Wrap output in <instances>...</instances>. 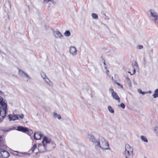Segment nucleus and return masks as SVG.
Here are the masks:
<instances>
[{
    "label": "nucleus",
    "mask_w": 158,
    "mask_h": 158,
    "mask_svg": "<svg viewBox=\"0 0 158 158\" xmlns=\"http://www.w3.org/2000/svg\"><path fill=\"white\" fill-rule=\"evenodd\" d=\"M95 148L98 149L101 148L102 150L110 149L107 141L102 137H100L97 143H95Z\"/></svg>",
    "instance_id": "obj_1"
},
{
    "label": "nucleus",
    "mask_w": 158,
    "mask_h": 158,
    "mask_svg": "<svg viewBox=\"0 0 158 158\" xmlns=\"http://www.w3.org/2000/svg\"><path fill=\"white\" fill-rule=\"evenodd\" d=\"M152 20L156 25H158V14L154 10L150 9L149 11Z\"/></svg>",
    "instance_id": "obj_2"
},
{
    "label": "nucleus",
    "mask_w": 158,
    "mask_h": 158,
    "mask_svg": "<svg viewBox=\"0 0 158 158\" xmlns=\"http://www.w3.org/2000/svg\"><path fill=\"white\" fill-rule=\"evenodd\" d=\"M133 149L128 144H126L124 156L133 157Z\"/></svg>",
    "instance_id": "obj_3"
},
{
    "label": "nucleus",
    "mask_w": 158,
    "mask_h": 158,
    "mask_svg": "<svg viewBox=\"0 0 158 158\" xmlns=\"http://www.w3.org/2000/svg\"><path fill=\"white\" fill-rule=\"evenodd\" d=\"M7 111L6 103L0 107V122H1L6 116Z\"/></svg>",
    "instance_id": "obj_4"
},
{
    "label": "nucleus",
    "mask_w": 158,
    "mask_h": 158,
    "mask_svg": "<svg viewBox=\"0 0 158 158\" xmlns=\"http://www.w3.org/2000/svg\"><path fill=\"white\" fill-rule=\"evenodd\" d=\"M10 156L9 153L3 149H0V157L1 158H7Z\"/></svg>",
    "instance_id": "obj_5"
},
{
    "label": "nucleus",
    "mask_w": 158,
    "mask_h": 158,
    "mask_svg": "<svg viewBox=\"0 0 158 158\" xmlns=\"http://www.w3.org/2000/svg\"><path fill=\"white\" fill-rule=\"evenodd\" d=\"M19 74L20 77L23 78L27 77V81H28V80L31 79L30 77L22 70L20 69H19Z\"/></svg>",
    "instance_id": "obj_6"
},
{
    "label": "nucleus",
    "mask_w": 158,
    "mask_h": 158,
    "mask_svg": "<svg viewBox=\"0 0 158 158\" xmlns=\"http://www.w3.org/2000/svg\"><path fill=\"white\" fill-rule=\"evenodd\" d=\"M53 33V35L56 38L62 39L63 38V35L59 31H54Z\"/></svg>",
    "instance_id": "obj_7"
},
{
    "label": "nucleus",
    "mask_w": 158,
    "mask_h": 158,
    "mask_svg": "<svg viewBox=\"0 0 158 158\" xmlns=\"http://www.w3.org/2000/svg\"><path fill=\"white\" fill-rule=\"evenodd\" d=\"M87 138L89 139L90 141H92L93 143L95 146V143H97L98 140H96L94 137L92 135H88Z\"/></svg>",
    "instance_id": "obj_8"
},
{
    "label": "nucleus",
    "mask_w": 158,
    "mask_h": 158,
    "mask_svg": "<svg viewBox=\"0 0 158 158\" xmlns=\"http://www.w3.org/2000/svg\"><path fill=\"white\" fill-rule=\"evenodd\" d=\"M51 142V140L50 138H48L46 137H44L42 141V143L44 145L43 147L45 148L47 144Z\"/></svg>",
    "instance_id": "obj_9"
},
{
    "label": "nucleus",
    "mask_w": 158,
    "mask_h": 158,
    "mask_svg": "<svg viewBox=\"0 0 158 158\" xmlns=\"http://www.w3.org/2000/svg\"><path fill=\"white\" fill-rule=\"evenodd\" d=\"M42 136L40 132H35L33 135L34 139L35 140L40 139Z\"/></svg>",
    "instance_id": "obj_10"
},
{
    "label": "nucleus",
    "mask_w": 158,
    "mask_h": 158,
    "mask_svg": "<svg viewBox=\"0 0 158 158\" xmlns=\"http://www.w3.org/2000/svg\"><path fill=\"white\" fill-rule=\"evenodd\" d=\"M9 119L10 121L11 120L14 121L16 120L19 119V118L18 117V114L17 115H12V114H9L8 116Z\"/></svg>",
    "instance_id": "obj_11"
},
{
    "label": "nucleus",
    "mask_w": 158,
    "mask_h": 158,
    "mask_svg": "<svg viewBox=\"0 0 158 158\" xmlns=\"http://www.w3.org/2000/svg\"><path fill=\"white\" fill-rule=\"evenodd\" d=\"M17 130L19 131H20L23 132H26L28 131V129L27 128L21 126H19L18 127Z\"/></svg>",
    "instance_id": "obj_12"
},
{
    "label": "nucleus",
    "mask_w": 158,
    "mask_h": 158,
    "mask_svg": "<svg viewBox=\"0 0 158 158\" xmlns=\"http://www.w3.org/2000/svg\"><path fill=\"white\" fill-rule=\"evenodd\" d=\"M69 51L71 53L74 55H75L77 54V50L74 47H71L70 48Z\"/></svg>",
    "instance_id": "obj_13"
},
{
    "label": "nucleus",
    "mask_w": 158,
    "mask_h": 158,
    "mask_svg": "<svg viewBox=\"0 0 158 158\" xmlns=\"http://www.w3.org/2000/svg\"><path fill=\"white\" fill-rule=\"evenodd\" d=\"M111 95L113 98L117 100L118 102H120V98L117 95V94L116 92L113 93V94Z\"/></svg>",
    "instance_id": "obj_14"
},
{
    "label": "nucleus",
    "mask_w": 158,
    "mask_h": 158,
    "mask_svg": "<svg viewBox=\"0 0 158 158\" xmlns=\"http://www.w3.org/2000/svg\"><path fill=\"white\" fill-rule=\"evenodd\" d=\"M44 80L45 81L46 83L48 85L51 87L52 86V83L48 77L46 78V79H44Z\"/></svg>",
    "instance_id": "obj_15"
},
{
    "label": "nucleus",
    "mask_w": 158,
    "mask_h": 158,
    "mask_svg": "<svg viewBox=\"0 0 158 158\" xmlns=\"http://www.w3.org/2000/svg\"><path fill=\"white\" fill-rule=\"evenodd\" d=\"M53 116L55 118H57L59 120H60L61 118L60 115L56 113H53Z\"/></svg>",
    "instance_id": "obj_16"
},
{
    "label": "nucleus",
    "mask_w": 158,
    "mask_h": 158,
    "mask_svg": "<svg viewBox=\"0 0 158 158\" xmlns=\"http://www.w3.org/2000/svg\"><path fill=\"white\" fill-rule=\"evenodd\" d=\"M153 97L155 98L158 97V89H156L154 93L153 94Z\"/></svg>",
    "instance_id": "obj_17"
},
{
    "label": "nucleus",
    "mask_w": 158,
    "mask_h": 158,
    "mask_svg": "<svg viewBox=\"0 0 158 158\" xmlns=\"http://www.w3.org/2000/svg\"><path fill=\"white\" fill-rule=\"evenodd\" d=\"M154 132L156 134V136L158 135V127L156 126L154 127L153 129Z\"/></svg>",
    "instance_id": "obj_18"
},
{
    "label": "nucleus",
    "mask_w": 158,
    "mask_h": 158,
    "mask_svg": "<svg viewBox=\"0 0 158 158\" xmlns=\"http://www.w3.org/2000/svg\"><path fill=\"white\" fill-rule=\"evenodd\" d=\"M3 98L0 96V107L2 105H3L4 104H6L3 101Z\"/></svg>",
    "instance_id": "obj_19"
},
{
    "label": "nucleus",
    "mask_w": 158,
    "mask_h": 158,
    "mask_svg": "<svg viewBox=\"0 0 158 158\" xmlns=\"http://www.w3.org/2000/svg\"><path fill=\"white\" fill-rule=\"evenodd\" d=\"M64 35L67 37H69L71 33L69 31H66L64 33Z\"/></svg>",
    "instance_id": "obj_20"
},
{
    "label": "nucleus",
    "mask_w": 158,
    "mask_h": 158,
    "mask_svg": "<svg viewBox=\"0 0 158 158\" xmlns=\"http://www.w3.org/2000/svg\"><path fill=\"white\" fill-rule=\"evenodd\" d=\"M108 109L109 112H110L111 113H114V110L112 108V107L110 106H108Z\"/></svg>",
    "instance_id": "obj_21"
},
{
    "label": "nucleus",
    "mask_w": 158,
    "mask_h": 158,
    "mask_svg": "<svg viewBox=\"0 0 158 158\" xmlns=\"http://www.w3.org/2000/svg\"><path fill=\"white\" fill-rule=\"evenodd\" d=\"M141 139L143 141L145 142H148V140L147 139V138L145 136L142 135L141 136Z\"/></svg>",
    "instance_id": "obj_22"
},
{
    "label": "nucleus",
    "mask_w": 158,
    "mask_h": 158,
    "mask_svg": "<svg viewBox=\"0 0 158 158\" xmlns=\"http://www.w3.org/2000/svg\"><path fill=\"white\" fill-rule=\"evenodd\" d=\"M15 152L17 153V156H22V155H24L25 154V153L24 152H20L18 151H15Z\"/></svg>",
    "instance_id": "obj_23"
},
{
    "label": "nucleus",
    "mask_w": 158,
    "mask_h": 158,
    "mask_svg": "<svg viewBox=\"0 0 158 158\" xmlns=\"http://www.w3.org/2000/svg\"><path fill=\"white\" fill-rule=\"evenodd\" d=\"M41 77H43L44 80L46 79V78H47L48 77L47 76L46 74L45 73L43 72H42L41 73Z\"/></svg>",
    "instance_id": "obj_24"
},
{
    "label": "nucleus",
    "mask_w": 158,
    "mask_h": 158,
    "mask_svg": "<svg viewBox=\"0 0 158 158\" xmlns=\"http://www.w3.org/2000/svg\"><path fill=\"white\" fill-rule=\"evenodd\" d=\"M92 16L93 19H96L98 18V15L95 13L92 14Z\"/></svg>",
    "instance_id": "obj_25"
},
{
    "label": "nucleus",
    "mask_w": 158,
    "mask_h": 158,
    "mask_svg": "<svg viewBox=\"0 0 158 158\" xmlns=\"http://www.w3.org/2000/svg\"><path fill=\"white\" fill-rule=\"evenodd\" d=\"M37 146L36 144H34V145L31 148V150L33 152L35 150V149L37 148Z\"/></svg>",
    "instance_id": "obj_26"
},
{
    "label": "nucleus",
    "mask_w": 158,
    "mask_h": 158,
    "mask_svg": "<svg viewBox=\"0 0 158 158\" xmlns=\"http://www.w3.org/2000/svg\"><path fill=\"white\" fill-rule=\"evenodd\" d=\"M143 48V46L142 45H139L137 46V48L138 49H141Z\"/></svg>",
    "instance_id": "obj_27"
},
{
    "label": "nucleus",
    "mask_w": 158,
    "mask_h": 158,
    "mask_svg": "<svg viewBox=\"0 0 158 158\" xmlns=\"http://www.w3.org/2000/svg\"><path fill=\"white\" fill-rule=\"evenodd\" d=\"M18 117L19 118V117L21 118V119H23L24 118V115L22 114H18Z\"/></svg>",
    "instance_id": "obj_28"
},
{
    "label": "nucleus",
    "mask_w": 158,
    "mask_h": 158,
    "mask_svg": "<svg viewBox=\"0 0 158 158\" xmlns=\"http://www.w3.org/2000/svg\"><path fill=\"white\" fill-rule=\"evenodd\" d=\"M109 91L111 93V95H112L113 93H114L115 92L114 91L113 89L112 88H110L109 90Z\"/></svg>",
    "instance_id": "obj_29"
},
{
    "label": "nucleus",
    "mask_w": 158,
    "mask_h": 158,
    "mask_svg": "<svg viewBox=\"0 0 158 158\" xmlns=\"http://www.w3.org/2000/svg\"><path fill=\"white\" fill-rule=\"evenodd\" d=\"M120 106L123 109H124L125 108V105L123 103H122L120 105Z\"/></svg>",
    "instance_id": "obj_30"
},
{
    "label": "nucleus",
    "mask_w": 158,
    "mask_h": 158,
    "mask_svg": "<svg viewBox=\"0 0 158 158\" xmlns=\"http://www.w3.org/2000/svg\"><path fill=\"white\" fill-rule=\"evenodd\" d=\"M126 78L127 83H129L130 82H131L130 79L128 77H126Z\"/></svg>",
    "instance_id": "obj_31"
},
{
    "label": "nucleus",
    "mask_w": 158,
    "mask_h": 158,
    "mask_svg": "<svg viewBox=\"0 0 158 158\" xmlns=\"http://www.w3.org/2000/svg\"><path fill=\"white\" fill-rule=\"evenodd\" d=\"M104 68L105 69H106V73H107V74L108 75H109V71L107 69V67H106V66H104Z\"/></svg>",
    "instance_id": "obj_32"
},
{
    "label": "nucleus",
    "mask_w": 158,
    "mask_h": 158,
    "mask_svg": "<svg viewBox=\"0 0 158 158\" xmlns=\"http://www.w3.org/2000/svg\"><path fill=\"white\" fill-rule=\"evenodd\" d=\"M118 86H119L121 88H123V85L119 83H117L116 82H115Z\"/></svg>",
    "instance_id": "obj_33"
},
{
    "label": "nucleus",
    "mask_w": 158,
    "mask_h": 158,
    "mask_svg": "<svg viewBox=\"0 0 158 158\" xmlns=\"http://www.w3.org/2000/svg\"><path fill=\"white\" fill-rule=\"evenodd\" d=\"M28 131V134L29 135H30V134H31L33 133V132H32V131L31 130H30V131Z\"/></svg>",
    "instance_id": "obj_34"
},
{
    "label": "nucleus",
    "mask_w": 158,
    "mask_h": 158,
    "mask_svg": "<svg viewBox=\"0 0 158 158\" xmlns=\"http://www.w3.org/2000/svg\"><path fill=\"white\" fill-rule=\"evenodd\" d=\"M138 91L140 94H141V93L142 92V91L141 89H138Z\"/></svg>",
    "instance_id": "obj_35"
},
{
    "label": "nucleus",
    "mask_w": 158,
    "mask_h": 158,
    "mask_svg": "<svg viewBox=\"0 0 158 158\" xmlns=\"http://www.w3.org/2000/svg\"><path fill=\"white\" fill-rule=\"evenodd\" d=\"M51 143H52V144L53 145V147L54 148L56 146V144L54 143L53 142H52Z\"/></svg>",
    "instance_id": "obj_36"
},
{
    "label": "nucleus",
    "mask_w": 158,
    "mask_h": 158,
    "mask_svg": "<svg viewBox=\"0 0 158 158\" xmlns=\"http://www.w3.org/2000/svg\"><path fill=\"white\" fill-rule=\"evenodd\" d=\"M4 93L2 92V91H1L0 90V95L2 96H3L4 95Z\"/></svg>",
    "instance_id": "obj_37"
},
{
    "label": "nucleus",
    "mask_w": 158,
    "mask_h": 158,
    "mask_svg": "<svg viewBox=\"0 0 158 158\" xmlns=\"http://www.w3.org/2000/svg\"><path fill=\"white\" fill-rule=\"evenodd\" d=\"M128 85L129 86L131 87V82H130L129 83H128Z\"/></svg>",
    "instance_id": "obj_38"
},
{
    "label": "nucleus",
    "mask_w": 158,
    "mask_h": 158,
    "mask_svg": "<svg viewBox=\"0 0 158 158\" xmlns=\"http://www.w3.org/2000/svg\"><path fill=\"white\" fill-rule=\"evenodd\" d=\"M146 93H147L146 92H143L142 91V93H141V94H142L143 95H144V94Z\"/></svg>",
    "instance_id": "obj_39"
},
{
    "label": "nucleus",
    "mask_w": 158,
    "mask_h": 158,
    "mask_svg": "<svg viewBox=\"0 0 158 158\" xmlns=\"http://www.w3.org/2000/svg\"><path fill=\"white\" fill-rule=\"evenodd\" d=\"M51 1V0H46V1L44 0V2H48Z\"/></svg>",
    "instance_id": "obj_40"
},
{
    "label": "nucleus",
    "mask_w": 158,
    "mask_h": 158,
    "mask_svg": "<svg viewBox=\"0 0 158 158\" xmlns=\"http://www.w3.org/2000/svg\"><path fill=\"white\" fill-rule=\"evenodd\" d=\"M125 158H132L133 157H130L129 156H124Z\"/></svg>",
    "instance_id": "obj_41"
},
{
    "label": "nucleus",
    "mask_w": 158,
    "mask_h": 158,
    "mask_svg": "<svg viewBox=\"0 0 158 158\" xmlns=\"http://www.w3.org/2000/svg\"><path fill=\"white\" fill-rule=\"evenodd\" d=\"M134 64H135V66H136V67H137V64L136 62H135V63Z\"/></svg>",
    "instance_id": "obj_42"
},
{
    "label": "nucleus",
    "mask_w": 158,
    "mask_h": 158,
    "mask_svg": "<svg viewBox=\"0 0 158 158\" xmlns=\"http://www.w3.org/2000/svg\"><path fill=\"white\" fill-rule=\"evenodd\" d=\"M112 80H113V81L114 82H116V81L115 80H114L113 79V77H112Z\"/></svg>",
    "instance_id": "obj_43"
},
{
    "label": "nucleus",
    "mask_w": 158,
    "mask_h": 158,
    "mask_svg": "<svg viewBox=\"0 0 158 158\" xmlns=\"http://www.w3.org/2000/svg\"><path fill=\"white\" fill-rule=\"evenodd\" d=\"M135 73V69H134V71H133V74H134Z\"/></svg>",
    "instance_id": "obj_44"
},
{
    "label": "nucleus",
    "mask_w": 158,
    "mask_h": 158,
    "mask_svg": "<svg viewBox=\"0 0 158 158\" xmlns=\"http://www.w3.org/2000/svg\"><path fill=\"white\" fill-rule=\"evenodd\" d=\"M134 83L135 84V85H136V83H135V81H134Z\"/></svg>",
    "instance_id": "obj_45"
},
{
    "label": "nucleus",
    "mask_w": 158,
    "mask_h": 158,
    "mask_svg": "<svg viewBox=\"0 0 158 158\" xmlns=\"http://www.w3.org/2000/svg\"><path fill=\"white\" fill-rule=\"evenodd\" d=\"M148 93H149V94H150V93H151V91H148Z\"/></svg>",
    "instance_id": "obj_46"
},
{
    "label": "nucleus",
    "mask_w": 158,
    "mask_h": 158,
    "mask_svg": "<svg viewBox=\"0 0 158 158\" xmlns=\"http://www.w3.org/2000/svg\"><path fill=\"white\" fill-rule=\"evenodd\" d=\"M104 64L105 66H106V63H105V62H104Z\"/></svg>",
    "instance_id": "obj_47"
},
{
    "label": "nucleus",
    "mask_w": 158,
    "mask_h": 158,
    "mask_svg": "<svg viewBox=\"0 0 158 158\" xmlns=\"http://www.w3.org/2000/svg\"><path fill=\"white\" fill-rule=\"evenodd\" d=\"M128 73H130L131 74V75H132V74H131V73H130V72H128Z\"/></svg>",
    "instance_id": "obj_48"
},
{
    "label": "nucleus",
    "mask_w": 158,
    "mask_h": 158,
    "mask_svg": "<svg viewBox=\"0 0 158 158\" xmlns=\"http://www.w3.org/2000/svg\"><path fill=\"white\" fill-rule=\"evenodd\" d=\"M15 155L16 156H17V154H15Z\"/></svg>",
    "instance_id": "obj_49"
},
{
    "label": "nucleus",
    "mask_w": 158,
    "mask_h": 158,
    "mask_svg": "<svg viewBox=\"0 0 158 158\" xmlns=\"http://www.w3.org/2000/svg\"><path fill=\"white\" fill-rule=\"evenodd\" d=\"M40 146H39V148H40Z\"/></svg>",
    "instance_id": "obj_50"
},
{
    "label": "nucleus",
    "mask_w": 158,
    "mask_h": 158,
    "mask_svg": "<svg viewBox=\"0 0 158 158\" xmlns=\"http://www.w3.org/2000/svg\"><path fill=\"white\" fill-rule=\"evenodd\" d=\"M47 158H49L48 157Z\"/></svg>",
    "instance_id": "obj_51"
},
{
    "label": "nucleus",
    "mask_w": 158,
    "mask_h": 158,
    "mask_svg": "<svg viewBox=\"0 0 158 158\" xmlns=\"http://www.w3.org/2000/svg\"><path fill=\"white\" fill-rule=\"evenodd\" d=\"M44 1H46V0H44Z\"/></svg>",
    "instance_id": "obj_52"
}]
</instances>
